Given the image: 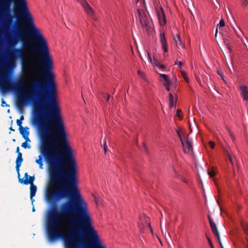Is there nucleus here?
Returning a JSON list of instances; mask_svg holds the SVG:
<instances>
[{
  "label": "nucleus",
  "mask_w": 248,
  "mask_h": 248,
  "mask_svg": "<svg viewBox=\"0 0 248 248\" xmlns=\"http://www.w3.org/2000/svg\"><path fill=\"white\" fill-rule=\"evenodd\" d=\"M208 175L210 176V177H213L214 175H215V172L214 171L212 170V171H209L208 172Z\"/></svg>",
  "instance_id": "72a5a7b5"
},
{
  "label": "nucleus",
  "mask_w": 248,
  "mask_h": 248,
  "mask_svg": "<svg viewBox=\"0 0 248 248\" xmlns=\"http://www.w3.org/2000/svg\"><path fill=\"white\" fill-rule=\"evenodd\" d=\"M225 26V22L224 21V20L222 18L220 21H219V24L217 25V27H219V28L220 27H223Z\"/></svg>",
  "instance_id": "393cba45"
},
{
  "label": "nucleus",
  "mask_w": 248,
  "mask_h": 248,
  "mask_svg": "<svg viewBox=\"0 0 248 248\" xmlns=\"http://www.w3.org/2000/svg\"><path fill=\"white\" fill-rule=\"evenodd\" d=\"M184 152L185 154H189L192 152V146L190 141L188 140L187 137L185 138V140L184 141L181 142Z\"/></svg>",
  "instance_id": "0eeeda50"
},
{
  "label": "nucleus",
  "mask_w": 248,
  "mask_h": 248,
  "mask_svg": "<svg viewBox=\"0 0 248 248\" xmlns=\"http://www.w3.org/2000/svg\"><path fill=\"white\" fill-rule=\"evenodd\" d=\"M10 129L11 130H12V131H15V129H13L12 127H11L10 128Z\"/></svg>",
  "instance_id": "864d4df0"
},
{
  "label": "nucleus",
  "mask_w": 248,
  "mask_h": 248,
  "mask_svg": "<svg viewBox=\"0 0 248 248\" xmlns=\"http://www.w3.org/2000/svg\"><path fill=\"white\" fill-rule=\"evenodd\" d=\"M139 227L140 229L142 230L144 227V225L143 224L139 225Z\"/></svg>",
  "instance_id": "a18cd8bd"
},
{
  "label": "nucleus",
  "mask_w": 248,
  "mask_h": 248,
  "mask_svg": "<svg viewBox=\"0 0 248 248\" xmlns=\"http://www.w3.org/2000/svg\"><path fill=\"white\" fill-rule=\"evenodd\" d=\"M160 77L162 78H163V79L165 80V81L169 80H170L169 79L168 76L167 75L163 74H160Z\"/></svg>",
  "instance_id": "b1692460"
},
{
  "label": "nucleus",
  "mask_w": 248,
  "mask_h": 248,
  "mask_svg": "<svg viewBox=\"0 0 248 248\" xmlns=\"http://www.w3.org/2000/svg\"><path fill=\"white\" fill-rule=\"evenodd\" d=\"M165 89L167 91H170V87L169 86H165Z\"/></svg>",
  "instance_id": "3c124183"
},
{
  "label": "nucleus",
  "mask_w": 248,
  "mask_h": 248,
  "mask_svg": "<svg viewBox=\"0 0 248 248\" xmlns=\"http://www.w3.org/2000/svg\"><path fill=\"white\" fill-rule=\"evenodd\" d=\"M214 235L217 237L219 243L220 244V243H221L219 232H216V233L214 234Z\"/></svg>",
  "instance_id": "2f4dec72"
},
{
  "label": "nucleus",
  "mask_w": 248,
  "mask_h": 248,
  "mask_svg": "<svg viewBox=\"0 0 248 248\" xmlns=\"http://www.w3.org/2000/svg\"><path fill=\"white\" fill-rule=\"evenodd\" d=\"M138 75L140 77H141L142 78H144L145 77L144 73L141 71H138Z\"/></svg>",
  "instance_id": "c85d7f7f"
},
{
  "label": "nucleus",
  "mask_w": 248,
  "mask_h": 248,
  "mask_svg": "<svg viewBox=\"0 0 248 248\" xmlns=\"http://www.w3.org/2000/svg\"><path fill=\"white\" fill-rule=\"evenodd\" d=\"M1 106L2 107H6V106H8L9 107V105H7L6 103V102L3 100V99H1Z\"/></svg>",
  "instance_id": "473e14b6"
},
{
  "label": "nucleus",
  "mask_w": 248,
  "mask_h": 248,
  "mask_svg": "<svg viewBox=\"0 0 248 248\" xmlns=\"http://www.w3.org/2000/svg\"><path fill=\"white\" fill-rule=\"evenodd\" d=\"M21 146L24 148H28V149H30L31 148V146L30 144L27 143V141H25L24 142H23L21 144Z\"/></svg>",
  "instance_id": "5701e85b"
},
{
  "label": "nucleus",
  "mask_w": 248,
  "mask_h": 248,
  "mask_svg": "<svg viewBox=\"0 0 248 248\" xmlns=\"http://www.w3.org/2000/svg\"><path fill=\"white\" fill-rule=\"evenodd\" d=\"M138 12L141 25L143 27H147L148 19L147 16L145 15L144 13L140 12V11L139 9L138 10Z\"/></svg>",
  "instance_id": "6e6552de"
},
{
  "label": "nucleus",
  "mask_w": 248,
  "mask_h": 248,
  "mask_svg": "<svg viewBox=\"0 0 248 248\" xmlns=\"http://www.w3.org/2000/svg\"><path fill=\"white\" fill-rule=\"evenodd\" d=\"M177 135H178V137H179V138L181 142H182L183 141H184L185 140L186 137H187L186 136V135H185L184 138H183L182 137V136H181L180 132L178 130H177Z\"/></svg>",
  "instance_id": "4be33fe9"
},
{
  "label": "nucleus",
  "mask_w": 248,
  "mask_h": 248,
  "mask_svg": "<svg viewBox=\"0 0 248 248\" xmlns=\"http://www.w3.org/2000/svg\"><path fill=\"white\" fill-rule=\"evenodd\" d=\"M102 96L103 98H104V99H106L107 102H108L109 98H110V95L108 93H102Z\"/></svg>",
  "instance_id": "aec40b11"
},
{
  "label": "nucleus",
  "mask_w": 248,
  "mask_h": 248,
  "mask_svg": "<svg viewBox=\"0 0 248 248\" xmlns=\"http://www.w3.org/2000/svg\"><path fill=\"white\" fill-rule=\"evenodd\" d=\"M142 145H143V148H144V149L145 151L146 152H147V148H146V146L145 144L143 142V144H142Z\"/></svg>",
  "instance_id": "de8ad7c7"
},
{
  "label": "nucleus",
  "mask_w": 248,
  "mask_h": 248,
  "mask_svg": "<svg viewBox=\"0 0 248 248\" xmlns=\"http://www.w3.org/2000/svg\"><path fill=\"white\" fill-rule=\"evenodd\" d=\"M158 67H159V68H160L161 69H164V68H165V66L164 65L160 64V65L158 66Z\"/></svg>",
  "instance_id": "79ce46f5"
},
{
  "label": "nucleus",
  "mask_w": 248,
  "mask_h": 248,
  "mask_svg": "<svg viewBox=\"0 0 248 248\" xmlns=\"http://www.w3.org/2000/svg\"><path fill=\"white\" fill-rule=\"evenodd\" d=\"M181 74H182V76H183V77L185 79V81L187 83H188L189 80L187 76V74H186V72L185 71H181Z\"/></svg>",
  "instance_id": "6ab92c4d"
},
{
  "label": "nucleus",
  "mask_w": 248,
  "mask_h": 248,
  "mask_svg": "<svg viewBox=\"0 0 248 248\" xmlns=\"http://www.w3.org/2000/svg\"><path fill=\"white\" fill-rule=\"evenodd\" d=\"M16 124L17 125L19 126V127L23 128V127L22 126V122L21 121V120L17 119L16 120Z\"/></svg>",
  "instance_id": "7c9ffc66"
},
{
  "label": "nucleus",
  "mask_w": 248,
  "mask_h": 248,
  "mask_svg": "<svg viewBox=\"0 0 248 248\" xmlns=\"http://www.w3.org/2000/svg\"><path fill=\"white\" fill-rule=\"evenodd\" d=\"M196 167L197 169V173H198V181H199V183H201V178H200V174H199V170H198V166L196 164Z\"/></svg>",
  "instance_id": "4c0bfd02"
},
{
  "label": "nucleus",
  "mask_w": 248,
  "mask_h": 248,
  "mask_svg": "<svg viewBox=\"0 0 248 248\" xmlns=\"http://www.w3.org/2000/svg\"><path fill=\"white\" fill-rule=\"evenodd\" d=\"M217 73L224 79L223 72L221 70H218Z\"/></svg>",
  "instance_id": "58836bf2"
},
{
  "label": "nucleus",
  "mask_w": 248,
  "mask_h": 248,
  "mask_svg": "<svg viewBox=\"0 0 248 248\" xmlns=\"http://www.w3.org/2000/svg\"><path fill=\"white\" fill-rule=\"evenodd\" d=\"M0 72L1 73L2 80L0 84V88L3 93H6L12 89H16L22 85V82L20 81L16 84L11 82L8 78L7 75L5 72L3 68L0 64Z\"/></svg>",
  "instance_id": "39448f33"
},
{
  "label": "nucleus",
  "mask_w": 248,
  "mask_h": 248,
  "mask_svg": "<svg viewBox=\"0 0 248 248\" xmlns=\"http://www.w3.org/2000/svg\"><path fill=\"white\" fill-rule=\"evenodd\" d=\"M241 95L245 101L248 100V87L246 86H240Z\"/></svg>",
  "instance_id": "ddd939ff"
},
{
  "label": "nucleus",
  "mask_w": 248,
  "mask_h": 248,
  "mask_svg": "<svg viewBox=\"0 0 248 248\" xmlns=\"http://www.w3.org/2000/svg\"><path fill=\"white\" fill-rule=\"evenodd\" d=\"M153 63L154 65L156 67H158L160 65L159 62L155 57L153 58Z\"/></svg>",
  "instance_id": "412c9836"
},
{
  "label": "nucleus",
  "mask_w": 248,
  "mask_h": 248,
  "mask_svg": "<svg viewBox=\"0 0 248 248\" xmlns=\"http://www.w3.org/2000/svg\"><path fill=\"white\" fill-rule=\"evenodd\" d=\"M208 240L210 246H211V248H214V247H213V244H212V243L211 242V239H209V238H208Z\"/></svg>",
  "instance_id": "ea45409f"
},
{
  "label": "nucleus",
  "mask_w": 248,
  "mask_h": 248,
  "mask_svg": "<svg viewBox=\"0 0 248 248\" xmlns=\"http://www.w3.org/2000/svg\"><path fill=\"white\" fill-rule=\"evenodd\" d=\"M160 41L162 45V47L165 52L168 51L167 44L165 36V33L161 32L160 33Z\"/></svg>",
  "instance_id": "f8f14e48"
},
{
  "label": "nucleus",
  "mask_w": 248,
  "mask_h": 248,
  "mask_svg": "<svg viewBox=\"0 0 248 248\" xmlns=\"http://www.w3.org/2000/svg\"><path fill=\"white\" fill-rule=\"evenodd\" d=\"M37 190V187L34 185H31L30 186V198L32 202H34L33 197L35 196Z\"/></svg>",
  "instance_id": "4468645a"
},
{
  "label": "nucleus",
  "mask_w": 248,
  "mask_h": 248,
  "mask_svg": "<svg viewBox=\"0 0 248 248\" xmlns=\"http://www.w3.org/2000/svg\"><path fill=\"white\" fill-rule=\"evenodd\" d=\"M29 127L27 126H26L24 128L19 127V132L20 134L22 136V137L26 140V141H30L29 138Z\"/></svg>",
  "instance_id": "9b49d317"
},
{
  "label": "nucleus",
  "mask_w": 248,
  "mask_h": 248,
  "mask_svg": "<svg viewBox=\"0 0 248 248\" xmlns=\"http://www.w3.org/2000/svg\"><path fill=\"white\" fill-rule=\"evenodd\" d=\"M148 58H149V59H150V60L151 61V57H150V54H149V53H148Z\"/></svg>",
  "instance_id": "603ef678"
},
{
  "label": "nucleus",
  "mask_w": 248,
  "mask_h": 248,
  "mask_svg": "<svg viewBox=\"0 0 248 248\" xmlns=\"http://www.w3.org/2000/svg\"><path fill=\"white\" fill-rule=\"evenodd\" d=\"M49 241H63L65 248H87L79 224L47 232Z\"/></svg>",
  "instance_id": "20e7f679"
},
{
  "label": "nucleus",
  "mask_w": 248,
  "mask_h": 248,
  "mask_svg": "<svg viewBox=\"0 0 248 248\" xmlns=\"http://www.w3.org/2000/svg\"><path fill=\"white\" fill-rule=\"evenodd\" d=\"M50 104L35 106L33 123L39 127L41 155L35 162L43 169V157L47 165L49 180H53L60 175L66 160L74 157L69 144L58 103L52 98Z\"/></svg>",
  "instance_id": "7ed1b4c3"
},
{
  "label": "nucleus",
  "mask_w": 248,
  "mask_h": 248,
  "mask_svg": "<svg viewBox=\"0 0 248 248\" xmlns=\"http://www.w3.org/2000/svg\"><path fill=\"white\" fill-rule=\"evenodd\" d=\"M242 4L245 7L248 6V0H243L242 1Z\"/></svg>",
  "instance_id": "e433bc0d"
},
{
  "label": "nucleus",
  "mask_w": 248,
  "mask_h": 248,
  "mask_svg": "<svg viewBox=\"0 0 248 248\" xmlns=\"http://www.w3.org/2000/svg\"><path fill=\"white\" fill-rule=\"evenodd\" d=\"M189 129L191 132L192 131V125L189 122Z\"/></svg>",
  "instance_id": "09e8293b"
},
{
  "label": "nucleus",
  "mask_w": 248,
  "mask_h": 248,
  "mask_svg": "<svg viewBox=\"0 0 248 248\" xmlns=\"http://www.w3.org/2000/svg\"><path fill=\"white\" fill-rule=\"evenodd\" d=\"M196 80L198 82H199L201 84V79L199 77L196 76Z\"/></svg>",
  "instance_id": "37998d69"
},
{
  "label": "nucleus",
  "mask_w": 248,
  "mask_h": 248,
  "mask_svg": "<svg viewBox=\"0 0 248 248\" xmlns=\"http://www.w3.org/2000/svg\"><path fill=\"white\" fill-rule=\"evenodd\" d=\"M193 125L197 128H198V129L199 128V126H198V124H197V123L195 121H194Z\"/></svg>",
  "instance_id": "c03bdc74"
},
{
  "label": "nucleus",
  "mask_w": 248,
  "mask_h": 248,
  "mask_svg": "<svg viewBox=\"0 0 248 248\" xmlns=\"http://www.w3.org/2000/svg\"><path fill=\"white\" fill-rule=\"evenodd\" d=\"M103 146V149H104L105 153H106L107 150V146L106 141H105V142H104Z\"/></svg>",
  "instance_id": "f704fd0d"
},
{
  "label": "nucleus",
  "mask_w": 248,
  "mask_h": 248,
  "mask_svg": "<svg viewBox=\"0 0 248 248\" xmlns=\"http://www.w3.org/2000/svg\"><path fill=\"white\" fill-rule=\"evenodd\" d=\"M220 246L221 247V248H223L222 243H220Z\"/></svg>",
  "instance_id": "5fc2aeb1"
},
{
  "label": "nucleus",
  "mask_w": 248,
  "mask_h": 248,
  "mask_svg": "<svg viewBox=\"0 0 248 248\" xmlns=\"http://www.w3.org/2000/svg\"><path fill=\"white\" fill-rule=\"evenodd\" d=\"M165 82L164 83V86H170V84L171 83V82L170 80L165 81Z\"/></svg>",
  "instance_id": "c756f323"
},
{
  "label": "nucleus",
  "mask_w": 248,
  "mask_h": 248,
  "mask_svg": "<svg viewBox=\"0 0 248 248\" xmlns=\"http://www.w3.org/2000/svg\"><path fill=\"white\" fill-rule=\"evenodd\" d=\"M32 211H35V209H34V207H33V208H32Z\"/></svg>",
  "instance_id": "6e6d98bb"
},
{
  "label": "nucleus",
  "mask_w": 248,
  "mask_h": 248,
  "mask_svg": "<svg viewBox=\"0 0 248 248\" xmlns=\"http://www.w3.org/2000/svg\"><path fill=\"white\" fill-rule=\"evenodd\" d=\"M182 113V111L181 109H177L176 110V115L180 118H182V115L181 114Z\"/></svg>",
  "instance_id": "cd10ccee"
},
{
  "label": "nucleus",
  "mask_w": 248,
  "mask_h": 248,
  "mask_svg": "<svg viewBox=\"0 0 248 248\" xmlns=\"http://www.w3.org/2000/svg\"><path fill=\"white\" fill-rule=\"evenodd\" d=\"M157 15L160 22H163L164 23H166V19L165 16V14L163 11L162 8H160L159 11L157 12Z\"/></svg>",
  "instance_id": "2eb2a0df"
},
{
  "label": "nucleus",
  "mask_w": 248,
  "mask_h": 248,
  "mask_svg": "<svg viewBox=\"0 0 248 248\" xmlns=\"http://www.w3.org/2000/svg\"><path fill=\"white\" fill-rule=\"evenodd\" d=\"M174 40L177 46H180L181 47H184L185 45L182 43L179 34H177L176 36L174 38Z\"/></svg>",
  "instance_id": "dca6fc26"
},
{
  "label": "nucleus",
  "mask_w": 248,
  "mask_h": 248,
  "mask_svg": "<svg viewBox=\"0 0 248 248\" xmlns=\"http://www.w3.org/2000/svg\"><path fill=\"white\" fill-rule=\"evenodd\" d=\"M24 177L26 178L24 181L20 178L19 177H18V181L20 183H23L24 185H28L29 184L31 185H33V182L34 180V176H30L28 175V173L26 172L24 174Z\"/></svg>",
  "instance_id": "1a4fd4ad"
},
{
  "label": "nucleus",
  "mask_w": 248,
  "mask_h": 248,
  "mask_svg": "<svg viewBox=\"0 0 248 248\" xmlns=\"http://www.w3.org/2000/svg\"><path fill=\"white\" fill-rule=\"evenodd\" d=\"M12 2L16 5L15 13L24 19L37 46L36 50L39 54V63L36 59L29 56L27 48L30 46V41L25 39L23 31L19 28L8 40L9 45L12 47L19 41L22 42V47L15 48L10 56L21 60L23 72L31 79L24 87L23 92L17 93L16 107L22 112L24 106L27 105L33 104L34 107L50 104L52 98L58 103L54 75L52 72L53 61L47 42L34 24L26 0H0V11L7 17L5 26L8 27L12 22L13 16L10 14Z\"/></svg>",
  "instance_id": "f257e3e1"
},
{
  "label": "nucleus",
  "mask_w": 248,
  "mask_h": 248,
  "mask_svg": "<svg viewBox=\"0 0 248 248\" xmlns=\"http://www.w3.org/2000/svg\"><path fill=\"white\" fill-rule=\"evenodd\" d=\"M209 145L210 146V147L212 148H214L215 146V143L214 141H210L209 142Z\"/></svg>",
  "instance_id": "c9c22d12"
},
{
  "label": "nucleus",
  "mask_w": 248,
  "mask_h": 248,
  "mask_svg": "<svg viewBox=\"0 0 248 248\" xmlns=\"http://www.w3.org/2000/svg\"><path fill=\"white\" fill-rule=\"evenodd\" d=\"M226 152L227 153V155H228V157H229V160L231 162V163L232 164V166L234 165V163L233 162V161H232V157L231 156V155H230V154L229 153L228 151L226 150Z\"/></svg>",
  "instance_id": "bb28decb"
},
{
  "label": "nucleus",
  "mask_w": 248,
  "mask_h": 248,
  "mask_svg": "<svg viewBox=\"0 0 248 248\" xmlns=\"http://www.w3.org/2000/svg\"><path fill=\"white\" fill-rule=\"evenodd\" d=\"M19 120H21V121L22 122V121L24 120V116L23 115L20 116Z\"/></svg>",
  "instance_id": "8fccbe9b"
},
{
  "label": "nucleus",
  "mask_w": 248,
  "mask_h": 248,
  "mask_svg": "<svg viewBox=\"0 0 248 248\" xmlns=\"http://www.w3.org/2000/svg\"><path fill=\"white\" fill-rule=\"evenodd\" d=\"M13 141H15V139L13 140Z\"/></svg>",
  "instance_id": "4d7b16f0"
},
{
  "label": "nucleus",
  "mask_w": 248,
  "mask_h": 248,
  "mask_svg": "<svg viewBox=\"0 0 248 248\" xmlns=\"http://www.w3.org/2000/svg\"><path fill=\"white\" fill-rule=\"evenodd\" d=\"M23 160L22 154L21 153H19L16 160V169L18 177H20L19 167L21 166Z\"/></svg>",
  "instance_id": "9d476101"
},
{
  "label": "nucleus",
  "mask_w": 248,
  "mask_h": 248,
  "mask_svg": "<svg viewBox=\"0 0 248 248\" xmlns=\"http://www.w3.org/2000/svg\"><path fill=\"white\" fill-rule=\"evenodd\" d=\"M79 2L82 7L83 8L85 11L86 12L89 16L93 18L94 19H96L94 16V12L92 7L90 6L88 3L85 0H77Z\"/></svg>",
  "instance_id": "423d86ee"
},
{
  "label": "nucleus",
  "mask_w": 248,
  "mask_h": 248,
  "mask_svg": "<svg viewBox=\"0 0 248 248\" xmlns=\"http://www.w3.org/2000/svg\"><path fill=\"white\" fill-rule=\"evenodd\" d=\"M211 228L214 234H216V232H218L215 223L211 219L210 216H208Z\"/></svg>",
  "instance_id": "a211bd4d"
},
{
  "label": "nucleus",
  "mask_w": 248,
  "mask_h": 248,
  "mask_svg": "<svg viewBox=\"0 0 248 248\" xmlns=\"http://www.w3.org/2000/svg\"><path fill=\"white\" fill-rule=\"evenodd\" d=\"M169 106L170 108L176 107V100L174 101L173 97L171 93L169 94Z\"/></svg>",
  "instance_id": "f3484780"
},
{
  "label": "nucleus",
  "mask_w": 248,
  "mask_h": 248,
  "mask_svg": "<svg viewBox=\"0 0 248 248\" xmlns=\"http://www.w3.org/2000/svg\"><path fill=\"white\" fill-rule=\"evenodd\" d=\"M175 64H178V67H179V68H181V66H182V62H180V61H178V62H176V63H175Z\"/></svg>",
  "instance_id": "a19ab883"
},
{
  "label": "nucleus",
  "mask_w": 248,
  "mask_h": 248,
  "mask_svg": "<svg viewBox=\"0 0 248 248\" xmlns=\"http://www.w3.org/2000/svg\"><path fill=\"white\" fill-rule=\"evenodd\" d=\"M77 164L74 157L66 159V164L56 179L49 180L52 192L47 200L53 202L47 220V232L80 224L89 238L91 248H105L92 224L86 202L78 187Z\"/></svg>",
  "instance_id": "f03ea898"
},
{
  "label": "nucleus",
  "mask_w": 248,
  "mask_h": 248,
  "mask_svg": "<svg viewBox=\"0 0 248 248\" xmlns=\"http://www.w3.org/2000/svg\"><path fill=\"white\" fill-rule=\"evenodd\" d=\"M19 151H20L19 147L18 146L16 147V153H17V155L19 153H20Z\"/></svg>",
  "instance_id": "49530a36"
},
{
  "label": "nucleus",
  "mask_w": 248,
  "mask_h": 248,
  "mask_svg": "<svg viewBox=\"0 0 248 248\" xmlns=\"http://www.w3.org/2000/svg\"><path fill=\"white\" fill-rule=\"evenodd\" d=\"M144 219L145 220V221L146 222V225H148L150 227L151 231L152 232V231H153L152 228H151V227L150 226V223L148 224V221L149 220V218L147 217H144Z\"/></svg>",
  "instance_id": "a878e982"
}]
</instances>
